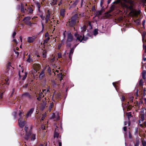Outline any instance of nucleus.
Instances as JSON below:
<instances>
[{"instance_id":"1","label":"nucleus","mask_w":146,"mask_h":146,"mask_svg":"<svg viewBox=\"0 0 146 146\" xmlns=\"http://www.w3.org/2000/svg\"><path fill=\"white\" fill-rule=\"evenodd\" d=\"M124 3H123L121 0H117L116 1L114 2L113 3L115 4H113L111 5L109 10L110 12L112 11L115 8L119 5H121L122 7L124 8L127 9H131L132 7L131 4L133 3V1L132 0H122Z\"/></svg>"},{"instance_id":"2","label":"nucleus","mask_w":146,"mask_h":146,"mask_svg":"<svg viewBox=\"0 0 146 146\" xmlns=\"http://www.w3.org/2000/svg\"><path fill=\"white\" fill-rule=\"evenodd\" d=\"M81 35H78L77 33L75 34V36L76 37V40H78L80 42H84V41H86L90 37L92 38V35L89 34L86 31V26H84L81 28Z\"/></svg>"},{"instance_id":"3","label":"nucleus","mask_w":146,"mask_h":146,"mask_svg":"<svg viewBox=\"0 0 146 146\" xmlns=\"http://www.w3.org/2000/svg\"><path fill=\"white\" fill-rule=\"evenodd\" d=\"M78 15L75 14L72 17L71 21L69 22V25L70 27H73L78 22Z\"/></svg>"},{"instance_id":"4","label":"nucleus","mask_w":146,"mask_h":146,"mask_svg":"<svg viewBox=\"0 0 146 146\" xmlns=\"http://www.w3.org/2000/svg\"><path fill=\"white\" fill-rule=\"evenodd\" d=\"M19 68H18V69L19 70V75L20 78H21V77L23 76L22 80H25L27 77V73L25 72V73L24 75H23V69L22 68V66L21 65H19Z\"/></svg>"},{"instance_id":"5","label":"nucleus","mask_w":146,"mask_h":146,"mask_svg":"<svg viewBox=\"0 0 146 146\" xmlns=\"http://www.w3.org/2000/svg\"><path fill=\"white\" fill-rule=\"evenodd\" d=\"M31 136V141H33L35 140L36 139V134L33 133L31 134V132H29V133H27L25 136V138L26 140H28L29 138L30 135Z\"/></svg>"},{"instance_id":"6","label":"nucleus","mask_w":146,"mask_h":146,"mask_svg":"<svg viewBox=\"0 0 146 146\" xmlns=\"http://www.w3.org/2000/svg\"><path fill=\"white\" fill-rule=\"evenodd\" d=\"M140 11L132 10L130 12V14L132 16H136L140 14Z\"/></svg>"},{"instance_id":"7","label":"nucleus","mask_w":146,"mask_h":146,"mask_svg":"<svg viewBox=\"0 0 146 146\" xmlns=\"http://www.w3.org/2000/svg\"><path fill=\"white\" fill-rule=\"evenodd\" d=\"M19 126L21 127H24L25 124V121L23 120V118H19Z\"/></svg>"},{"instance_id":"8","label":"nucleus","mask_w":146,"mask_h":146,"mask_svg":"<svg viewBox=\"0 0 146 146\" xmlns=\"http://www.w3.org/2000/svg\"><path fill=\"white\" fill-rule=\"evenodd\" d=\"M31 18L30 17H25L23 19V21H24L25 23L27 25L31 26V22L29 21L30 20Z\"/></svg>"},{"instance_id":"9","label":"nucleus","mask_w":146,"mask_h":146,"mask_svg":"<svg viewBox=\"0 0 146 146\" xmlns=\"http://www.w3.org/2000/svg\"><path fill=\"white\" fill-rule=\"evenodd\" d=\"M73 40V37L72 34L70 33H69L68 34V37L67 39V42H70Z\"/></svg>"},{"instance_id":"10","label":"nucleus","mask_w":146,"mask_h":146,"mask_svg":"<svg viewBox=\"0 0 146 146\" xmlns=\"http://www.w3.org/2000/svg\"><path fill=\"white\" fill-rule=\"evenodd\" d=\"M34 108H32L27 113L26 115V117L27 118H28L31 116L32 114L33 113V111H34Z\"/></svg>"},{"instance_id":"11","label":"nucleus","mask_w":146,"mask_h":146,"mask_svg":"<svg viewBox=\"0 0 146 146\" xmlns=\"http://www.w3.org/2000/svg\"><path fill=\"white\" fill-rule=\"evenodd\" d=\"M50 14L49 12V11H48V13L46 15V17L45 18L44 20H45V23H47L48 21L50 19Z\"/></svg>"},{"instance_id":"12","label":"nucleus","mask_w":146,"mask_h":146,"mask_svg":"<svg viewBox=\"0 0 146 146\" xmlns=\"http://www.w3.org/2000/svg\"><path fill=\"white\" fill-rule=\"evenodd\" d=\"M35 38L34 36L33 37H28L27 38V40L28 42L29 43L33 42L34 40L35 39Z\"/></svg>"},{"instance_id":"13","label":"nucleus","mask_w":146,"mask_h":146,"mask_svg":"<svg viewBox=\"0 0 146 146\" xmlns=\"http://www.w3.org/2000/svg\"><path fill=\"white\" fill-rule=\"evenodd\" d=\"M34 68H35V70L37 72V70L40 69V65L38 64H35L34 65Z\"/></svg>"},{"instance_id":"14","label":"nucleus","mask_w":146,"mask_h":146,"mask_svg":"<svg viewBox=\"0 0 146 146\" xmlns=\"http://www.w3.org/2000/svg\"><path fill=\"white\" fill-rule=\"evenodd\" d=\"M44 71L43 70L41 72L39 76V78L40 79H42L44 76Z\"/></svg>"},{"instance_id":"15","label":"nucleus","mask_w":146,"mask_h":146,"mask_svg":"<svg viewBox=\"0 0 146 146\" xmlns=\"http://www.w3.org/2000/svg\"><path fill=\"white\" fill-rule=\"evenodd\" d=\"M78 0H76V1L75 2H74L73 3L72 5L70 6L69 9H71V8L75 7L78 3Z\"/></svg>"},{"instance_id":"16","label":"nucleus","mask_w":146,"mask_h":146,"mask_svg":"<svg viewBox=\"0 0 146 146\" xmlns=\"http://www.w3.org/2000/svg\"><path fill=\"white\" fill-rule=\"evenodd\" d=\"M26 10V8H25L24 4H21V12L22 13H24L25 10Z\"/></svg>"},{"instance_id":"17","label":"nucleus","mask_w":146,"mask_h":146,"mask_svg":"<svg viewBox=\"0 0 146 146\" xmlns=\"http://www.w3.org/2000/svg\"><path fill=\"white\" fill-rule=\"evenodd\" d=\"M27 62H30L33 61V59L31 55H28Z\"/></svg>"},{"instance_id":"18","label":"nucleus","mask_w":146,"mask_h":146,"mask_svg":"<svg viewBox=\"0 0 146 146\" xmlns=\"http://www.w3.org/2000/svg\"><path fill=\"white\" fill-rule=\"evenodd\" d=\"M57 0H51L50 4L51 5H54L56 4Z\"/></svg>"},{"instance_id":"19","label":"nucleus","mask_w":146,"mask_h":146,"mask_svg":"<svg viewBox=\"0 0 146 146\" xmlns=\"http://www.w3.org/2000/svg\"><path fill=\"white\" fill-rule=\"evenodd\" d=\"M23 97H27L30 98L31 97L30 95L28 93H25L23 94L22 95Z\"/></svg>"},{"instance_id":"20","label":"nucleus","mask_w":146,"mask_h":146,"mask_svg":"<svg viewBox=\"0 0 146 146\" xmlns=\"http://www.w3.org/2000/svg\"><path fill=\"white\" fill-rule=\"evenodd\" d=\"M35 4L36 5V7L38 8V10L39 11H40V3L38 2H36L35 3Z\"/></svg>"},{"instance_id":"21","label":"nucleus","mask_w":146,"mask_h":146,"mask_svg":"<svg viewBox=\"0 0 146 146\" xmlns=\"http://www.w3.org/2000/svg\"><path fill=\"white\" fill-rule=\"evenodd\" d=\"M19 118H23V117L24 116L23 113L22 111H19Z\"/></svg>"},{"instance_id":"22","label":"nucleus","mask_w":146,"mask_h":146,"mask_svg":"<svg viewBox=\"0 0 146 146\" xmlns=\"http://www.w3.org/2000/svg\"><path fill=\"white\" fill-rule=\"evenodd\" d=\"M58 77L60 78V80L61 81L62 80V77L63 75L61 73H60L58 74H57Z\"/></svg>"},{"instance_id":"23","label":"nucleus","mask_w":146,"mask_h":146,"mask_svg":"<svg viewBox=\"0 0 146 146\" xmlns=\"http://www.w3.org/2000/svg\"><path fill=\"white\" fill-rule=\"evenodd\" d=\"M58 129H55V132L54 133V136L55 137H56L58 138L59 136V134L57 132H56V131L58 130Z\"/></svg>"},{"instance_id":"24","label":"nucleus","mask_w":146,"mask_h":146,"mask_svg":"<svg viewBox=\"0 0 146 146\" xmlns=\"http://www.w3.org/2000/svg\"><path fill=\"white\" fill-rule=\"evenodd\" d=\"M98 29H95L94 31V35L95 36L98 34Z\"/></svg>"},{"instance_id":"25","label":"nucleus","mask_w":146,"mask_h":146,"mask_svg":"<svg viewBox=\"0 0 146 146\" xmlns=\"http://www.w3.org/2000/svg\"><path fill=\"white\" fill-rule=\"evenodd\" d=\"M117 83V82H113L112 84H113V86L115 88L116 90L118 92V90H117V86L116 85V84Z\"/></svg>"},{"instance_id":"26","label":"nucleus","mask_w":146,"mask_h":146,"mask_svg":"<svg viewBox=\"0 0 146 146\" xmlns=\"http://www.w3.org/2000/svg\"><path fill=\"white\" fill-rule=\"evenodd\" d=\"M50 39L49 37L47 38H46L45 40H44V43L43 44H45L46 43H47L48 42V40Z\"/></svg>"},{"instance_id":"27","label":"nucleus","mask_w":146,"mask_h":146,"mask_svg":"<svg viewBox=\"0 0 146 146\" xmlns=\"http://www.w3.org/2000/svg\"><path fill=\"white\" fill-rule=\"evenodd\" d=\"M64 10L62 9L61 10L60 12V14L61 16H64Z\"/></svg>"},{"instance_id":"28","label":"nucleus","mask_w":146,"mask_h":146,"mask_svg":"<svg viewBox=\"0 0 146 146\" xmlns=\"http://www.w3.org/2000/svg\"><path fill=\"white\" fill-rule=\"evenodd\" d=\"M27 11H28L30 13H32L33 10L31 7H29L28 8Z\"/></svg>"},{"instance_id":"29","label":"nucleus","mask_w":146,"mask_h":146,"mask_svg":"<svg viewBox=\"0 0 146 146\" xmlns=\"http://www.w3.org/2000/svg\"><path fill=\"white\" fill-rule=\"evenodd\" d=\"M74 48H72V49H71L70 51V53H69V55H71V54H73V53L74 52Z\"/></svg>"},{"instance_id":"30","label":"nucleus","mask_w":146,"mask_h":146,"mask_svg":"<svg viewBox=\"0 0 146 146\" xmlns=\"http://www.w3.org/2000/svg\"><path fill=\"white\" fill-rule=\"evenodd\" d=\"M134 21L135 23H136L137 25H138L139 24L140 21L139 19H137L135 21Z\"/></svg>"},{"instance_id":"31","label":"nucleus","mask_w":146,"mask_h":146,"mask_svg":"<svg viewBox=\"0 0 146 146\" xmlns=\"http://www.w3.org/2000/svg\"><path fill=\"white\" fill-rule=\"evenodd\" d=\"M127 117L129 119V118L131 117V115L130 114V113H127Z\"/></svg>"},{"instance_id":"32","label":"nucleus","mask_w":146,"mask_h":146,"mask_svg":"<svg viewBox=\"0 0 146 146\" xmlns=\"http://www.w3.org/2000/svg\"><path fill=\"white\" fill-rule=\"evenodd\" d=\"M143 80L142 79H141L140 80L139 84L140 86H142L143 84Z\"/></svg>"},{"instance_id":"33","label":"nucleus","mask_w":146,"mask_h":146,"mask_svg":"<svg viewBox=\"0 0 146 146\" xmlns=\"http://www.w3.org/2000/svg\"><path fill=\"white\" fill-rule=\"evenodd\" d=\"M142 143L143 146H146V142L145 141H142Z\"/></svg>"},{"instance_id":"34","label":"nucleus","mask_w":146,"mask_h":146,"mask_svg":"<svg viewBox=\"0 0 146 146\" xmlns=\"http://www.w3.org/2000/svg\"><path fill=\"white\" fill-rule=\"evenodd\" d=\"M60 119V117L58 115V113H57L56 114V120H59Z\"/></svg>"},{"instance_id":"35","label":"nucleus","mask_w":146,"mask_h":146,"mask_svg":"<svg viewBox=\"0 0 146 146\" xmlns=\"http://www.w3.org/2000/svg\"><path fill=\"white\" fill-rule=\"evenodd\" d=\"M53 106H54V105H53V104L52 103L50 104V108H49V109H50V110H51V109L53 107Z\"/></svg>"},{"instance_id":"36","label":"nucleus","mask_w":146,"mask_h":146,"mask_svg":"<svg viewBox=\"0 0 146 146\" xmlns=\"http://www.w3.org/2000/svg\"><path fill=\"white\" fill-rule=\"evenodd\" d=\"M39 95L40 97L42 98L44 96V95H43V94L42 92L41 93H40L39 94Z\"/></svg>"},{"instance_id":"37","label":"nucleus","mask_w":146,"mask_h":146,"mask_svg":"<svg viewBox=\"0 0 146 146\" xmlns=\"http://www.w3.org/2000/svg\"><path fill=\"white\" fill-rule=\"evenodd\" d=\"M17 113L16 112H14L13 113V115L15 118L16 117Z\"/></svg>"},{"instance_id":"38","label":"nucleus","mask_w":146,"mask_h":146,"mask_svg":"<svg viewBox=\"0 0 146 146\" xmlns=\"http://www.w3.org/2000/svg\"><path fill=\"white\" fill-rule=\"evenodd\" d=\"M15 89L13 88L12 90V92L11 94V96H12L13 95V94L15 92Z\"/></svg>"},{"instance_id":"39","label":"nucleus","mask_w":146,"mask_h":146,"mask_svg":"<svg viewBox=\"0 0 146 146\" xmlns=\"http://www.w3.org/2000/svg\"><path fill=\"white\" fill-rule=\"evenodd\" d=\"M40 17L42 20H44V19L45 18L44 16L42 15H41L40 16Z\"/></svg>"},{"instance_id":"40","label":"nucleus","mask_w":146,"mask_h":146,"mask_svg":"<svg viewBox=\"0 0 146 146\" xmlns=\"http://www.w3.org/2000/svg\"><path fill=\"white\" fill-rule=\"evenodd\" d=\"M49 35L48 33H46L45 35V37L46 38L49 37Z\"/></svg>"},{"instance_id":"41","label":"nucleus","mask_w":146,"mask_h":146,"mask_svg":"<svg viewBox=\"0 0 146 146\" xmlns=\"http://www.w3.org/2000/svg\"><path fill=\"white\" fill-rule=\"evenodd\" d=\"M103 3H104V0H101V2H100V5L101 7H102V6L103 4Z\"/></svg>"},{"instance_id":"42","label":"nucleus","mask_w":146,"mask_h":146,"mask_svg":"<svg viewBox=\"0 0 146 146\" xmlns=\"http://www.w3.org/2000/svg\"><path fill=\"white\" fill-rule=\"evenodd\" d=\"M146 74V71L143 70L142 72V75H145Z\"/></svg>"},{"instance_id":"43","label":"nucleus","mask_w":146,"mask_h":146,"mask_svg":"<svg viewBox=\"0 0 146 146\" xmlns=\"http://www.w3.org/2000/svg\"><path fill=\"white\" fill-rule=\"evenodd\" d=\"M62 46V44H59L58 47V49H60V48H61V46Z\"/></svg>"},{"instance_id":"44","label":"nucleus","mask_w":146,"mask_h":146,"mask_svg":"<svg viewBox=\"0 0 146 146\" xmlns=\"http://www.w3.org/2000/svg\"><path fill=\"white\" fill-rule=\"evenodd\" d=\"M129 139H131L132 137L131 134L130 133V132H129Z\"/></svg>"},{"instance_id":"45","label":"nucleus","mask_w":146,"mask_h":146,"mask_svg":"<svg viewBox=\"0 0 146 146\" xmlns=\"http://www.w3.org/2000/svg\"><path fill=\"white\" fill-rule=\"evenodd\" d=\"M3 93H0V99H1L3 98Z\"/></svg>"},{"instance_id":"46","label":"nucleus","mask_w":146,"mask_h":146,"mask_svg":"<svg viewBox=\"0 0 146 146\" xmlns=\"http://www.w3.org/2000/svg\"><path fill=\"white\" fill-rule=\"evenodd\" d=\"M141 120L142 121H143L144 120V117L143 115L141 116Z\"/></svg>"},{"instance_id":"47","label":"nucleus","mask_w":146,"mask_h":146,"mask_svg":"<svg viewBox=\"0 0 146 146\" xmlns=\"http://www.w3.org/2000/svg\"><path fill=\"white\" fill-rule=\"evenodd\" d=\"M28 127H27V126H26L25 128V131L27 133H28L27 132V129H28Z\"/></svg>"},{"instance_id":"48","label":"nucleus","mask_w":146,"mask_h":146,"mask_svg":"<svg viewBox=\"0 0 146 146\" xmlns=\"http://www.w3.org/2000/svg\"><path fill=\"white\" fill-rule=\"evenodd\" d=\"M16 32H14L13 33V38H14L15 37V35H16Z\"/></svg>"},{"instance_id":"49","label":"nucleus","mask_w":146,"mask_h":146,"mask_svg":"<svg viewBox=\"0 0 146 146\" xmlns=\"http://www.w3.org/2000/svg\"><path fill=\"white\" fill-rule=\"evenodd\" d=\"M41 128L42 130L45 129V126L44 125H42L41 126Z\"/></svg>"},{"instance_id":"50","label":"nucleus","mask_w":146,"mask_h":146,"mask_svg":"<svg viewBox=\"0 0 146 146\" xmlns=\"http://www.w3.org/2000/svg\"><path fill=\"white\" fill-rule=\"evenodd\" d=\"M55 116L56 115L54 113H53L52 116L51 118L54 119V118L55 117Z\"/></svg>"},{"instance_id":"51","label":"nucleus","mask_w":146,"mask_h":146,"mask_svg":"<svg viewBox=\"0 0 146 146\" xmlns=\"http://www.w3.org/2000/svg\"><path fill=\"white\" fill-rule=\"evenodd\" d=\"M41 25H42V30L41 31H42L43 30V29H44V24H43V23L42 22H41Z\"/></svg>"},{"instance_id":"52","label":"nucleus","mask_w":146,"mask_h":146,"mask_svg":"<svg viewBox=\"0 0 146 146\" xmlns=\"http://www.w3.org/2000/svg\"><path fill=\"white\" fill-rule=\"evenodd\" d=\"M80 15L81 16V17H83L84 16V13H82L81 14H80Z\"/></svg>"},{"instance_id":"53","label":"nucleus","mask_w":146,"mask_h":146,"mask_svg":"<svg viewBox=\"0 0 146 146\" xmlns=\"http://www.w3.org/2000/svg\"><path fill=\"white\" fill-rule=\"evenodd\" d=\"M125 98L124 96H122L121 99V101H123L125 100Z\"/></svg>"},{"instance_id":"54","label":"nucleus","mask_w":146,"mask_h":146,"mask_svg":"<svg viewBox=\"0 0 146 146\" xmlns=\"http://www.w3.org/2000/svg\"><path fill=\"white\" fill-rule=\"evenodd\" d=\"M54 60V57H53L50 60V62H53Z\"/></svg>"},{"instance_id":"55","label":"nucleus","mask_w":146,"mask_h":146,"mask_svg":"<svg viewBox=\"0 0 146 146\" xmlns=\"http://www.w3.org/2000/svg\"><path fill=\"white\" fill-rule=\"evenodd\" d=\"M123 130L125 131H126L127 129V127H123Z\"/></svg>"},{"instance_id":"56","label":"nucleus","mask_w":146,"mask_h":146,"mask_svg":"<svg viewBox=\"0 0 146 146\" xmlns=\"http://www.w3.org/2000/svg\"><path fill=\"white\" fill-rule=\"evenodd\" d=\"M13 41L16 44H17V41L15 39H14L13 40Z\"/></svg>"},{"instance_id":"57","label":"nucleus","mask_w":146,"mask_h":146,"mask_svg":"<svg viewBox=\"0 0 146 146\" xmlns=\"http://www.w3.org/2000/svg\"><path fill=\"white\" fill-rule=\"evenodd\" d=\"M59 146H62V143L60 141H59L58 143Z\"/></svg>"},{"instance_id":"58","label":"nucleus","mask_w":146,"mask_h":146,"mask_svg":"<svg viewBox=\"0 0 146 146\" xmlns=\"http://www.w3.org/2000/svg\"><path fill=\"white\" fill-rule=\"evenodd\" d=\"M42 98L41 97H40V96H39V97H38L37 98V100H38L40 101L41 100V98Z\"/></svg>"},{"instance_id":"59","label":"nucleus","mask_w":146,"mask_h":146,"mask_svg":"<svg viewBox=\"0 0 146 146\" xmlns=\"http://www.w3.org/2000/svg\"><path fill=\"white\" fill-rule=\"evenodd\" d=\"M42 91H43V92H44V93H45L46 92H48V90L47 91H46V90H42Z\"/></svg>"},{"instance_id":"60","label":"nucleus","mask_w":146,"mask_h":146,"mask_svg":"<svg viewBox=\"0 0 146 146\" xmlns=\"http://www.w3.org/2000/svg\"><path fill=\"white\" fill-rule=\"evenodd\" d=\"M145 75H142V77H143V78L144 79H145Z\"/></svg>"},{"instance_id":"61","label":"nucleus","mask_w":146,"mask_h":146,"mask_svg":"<svg viewBox=\"0 0 146 146\" xmlns=\"http://www.w3.org/2000/svg\"><path fill=\"white\" fill-rule=\"evenodd\" d=\"M143 60L144 61H146V58H145L144 57H143Z\"/></svg>"},{"instance_id":"62","label":"nucleus","mask_w":146,"mask_h":146,"mask_svg":"<svg viewBox=\"0 0 146 146\" xmlns=\"http://www.w3.org/2000/svg\"><path fill=\"white\" fill-rule=\"evenodd\" d=\"M133 99V97H131L130 98V100H131V101H132Z\"/></svg>"},{"instance_id":"63","label":"nucleus","mask_w":146,"mask_h":146,"mask_svg":"<svg viewBox=\"0 0 146 146\" xmlns=\"http://www.w3.org/2000/svg\"><path fill=\"white\" fill-rule=\"evenodd\" d=\"M138 131V129L137 128L136 129V130H135V132L136 133H137Z\"/></svg>"},{"instance_id":"64","label":"nucleus","mask_w":146,"mask_h":146,"mask_svg":"<svg viewBox=\"0 0 146 146\" xmlns=\"http://www.w3.org/2000/svg\"><path fill=\"white\" fill-rule=\"evenodd\" d=\"M139 143H136L135 144V146H139Z\"/></svg>"}]
</instances>
